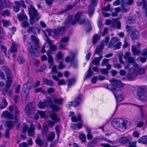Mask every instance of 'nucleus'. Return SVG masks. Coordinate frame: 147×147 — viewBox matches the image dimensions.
I'll use <instances>...</instances> for the list:
<instances>
[{
	"label": "nucleus",
	"mask_w": 147,
	"mask_h": 147,
	"mask_svg": "<svg viewBox=\"0 0 147 147\" xmlns=\"http://www.w3.org/2000/svg\"><path fill=\"white\" fill-rule=\"evenodd\" d=\"M93 72L91 70V68L90 67L86 73L84 78V80L85 81L90 78L93 74Z\"/></svg>",
	"instance_id": "obj_22"
},
{
	"label": "nucleus",
	"mask_w": 147,
	"mask_h": 147,
	"mask_svg": "<svg viewBox=\"0 0 147 147\" xmlns=\"http://www.w3.org/2000/svg\"><path fill=\"white\" fill-rule=\"evenodd\" d=\"M16 5H19L20 6H21L25 8L26 7V6L25 4L24 0H21L20 1H15L14 2Z\"/></svg>",
	"instance_id": "obj_32"
},
{
	"label": "nucleus",
	"mask_w": 147,
	"mask_h": 147,
	"mask_svg": "<svg viewBox=\"0 0 147 147\" xmlns=\"http://www.w3.org/2000/svg\"><path fill=\"white\" fill-rule=\"evenodd\" d=\"M56 67L57 66L56 65H53L52 68V70L51 72V74H54L57 72Z\"/></svg>",
	"instance_id": "obj_52"
},
{
	"label": "nucleus",
	"mask_w": 147,
	"mask_h": 147,
	"mask_svg": "<svg viewBox=\"0 0 147 147\" xmlns=\"http://www.w3.org/2000/svg\"><path fill=\"white\" fill-rule=\"evenodd\" d=\"M138 67H134L131 68L129 70V74L127 76V78L130 79L134 80L136 76L138 74L142 75L145 72V70L144 69H140L138 71Z\"/></svg>",
	"instance_id": "obj_4"
},
{
	"label": "nucleus",
	"mask_w": 147,
	"mask_h": 147,
	"mask_svg": "<svg viewBox=\"0 0 147 147\" xmlns=\"http://www.w3.org/2000/svg\"><path fill=\"white\" fill-rule=\"evenodd\" d=\"M131 37L133 39L136 40L139 38V33L137 31H133L132 32Z\"/></svg>",
	"instance_id": "obj_31"
},
{
	"label": "nucleus",
	"mask_w": 147,
	"mask_h": 147,
	"mask_svg": "<svg viewBox=\"0 0 147 147\" xmlns=\"http://www.w3.org/2000/svg\"><path fill=\"white\" fill-rule=\"evenodd\" d=\"M3 69L5 72L7 78L12 79L13 78V76L11 71L6 66H3Z\"/></svg>",
	"instance_id": "obj_16"
},
{
	"label": "nucleus",
	"mask_w": 147,
	"mask_h": 147,
	"mask_svg": "<svg viewBox=\"0 0 147 147\" xmlns=\"http://www.w3.org/2000/svg\"><path fill=\"white\" fill-rule=\"evenodd\" d=\"M2 115L3 117H6L9 119H12L14 118L13 114L10 113L7 111L3 112Z\"/></svg>",
	"instance_id": "obj_23"
},
{
	"label": "nucleus",
	"mask_w": 147,
	"mask_h": 147,
	"mask_svg": "<svg viewBox=\"0 0 147 147\" xmlns=\"http://www.w3.org/2000/svg\"><path fill=\"white\" fill-rule=\"evenodd\" d=\"M17 45L15 42H13L12 43L11 47V52H15L17 51Z\"/></svg>",
	"instance_id": "obj_45"
},
{
	"label": "nucleus",
	"mask_w": 147,
	"mask_h": 147,
	"mask_svg": "<svg viewBox=\"0 0 147 147\" xmlns=\"http://www.w3.org/2000/svg\"><path fill=\"white\" fill-rule=\"evenodd\" d=\"M35 126L34 125L32 124L31 127L28 130V136L30 137H34V130Z\"/></svg>",
	"instance_id": "obj_18"
},
{
	"label": "nucleus",
	"mask_w": 147,
	"mask_h": 147,
	"mask_svg": "<svg viewBox=\"0 0 147 147\" xmlns=\"http://www.w3.org/2000/svg\"><path fill=\"white\" fill-rule=\"evenodd\" d=\"M8 103L6 100L4 98H3L1 104H0V108L2 109L5 108L7 105Z\"/></svg>",
	"instance_id": "obj_41"
},
{
	"label": "nucleus",
	"mask_w": 147,
	"mask_h": 147,
	"mask_svg": "<svg viewBox=\"0 0 147 147\" xmlns=\"http://www.w3.org/2000/svg\"><path fill=\"white\" fill-rule=\"evenodd\" d=\"M37 113L42 118H44L45 117V112L42 111H37Z\"/></svg>",
	"instance_id": "obj_62"
},
{
	"label": "nucleus",
	"mask_w": 147,
	"mask_h": 147,
	"mask_svg": "<svg viewBox=\"0 0 147 147\" xmlns=\"http://www.w3.org/2000/svg\"><path fill=\"white\" fill-rule=\"evenodd\" d=\"M28 51L30 54L32 55L36 56V54H37V51L36 48H33V46H31L28 48Z\"/></svg>",
	"instance_id": "obj_25"
},
{
	"label": "nucleus",
	"mask_w": 147,
	"mask_h": 147,
	"mask_svg": "<svg viewBox=\"0 0 147 147\" xmlns=\"http://www.w3.org/2000/svg\"><path fill=\"white\" fill-rule=\"evenodd\" d=\"M35 104L33 102H31L28 104L26 106L24 109L25 113L28 115H29L35 110Z\"/></svg>",
	"instance_id": "obj_7"
},
{
	"label": "nucleus",
	"mask_w": 147,
	"mask_h": 147,
	"mask_svg": "<svg viewBox=\"0 0 147 147\" xmlns=\"http://www.w3.org/2000/svg\"><path fill=\"white\" fill-rule=\"evenodd\" d=\"M118 40V39L117 38L115 37L112 38L109 43V46L111 47H113L114 50L119 49L121 45V42L117 43L115 45H114V44L117 42Z\"/></svg>",
	"instance_id": "obj_9"
},
{
	"label": "nucleus",
	"mask_w": 147,
	"mask_h": 147,
	"mask_svg": "<svg viewBox=\"0 0 147 147\" xmlns=\"http://www.w3.org/2000/svg\"><path fill=\"white\" fill-rule=\"evenodd\" d=\"M100 71L101 73L103 75H107L109 73L108 70L106 68H102L101 69Z\"/></svg>",
	"instance_id": "obj_59"
},
{
	"label": "nucleus",
	"mask_w": 147,
	"mask_h": 147,
	"mask_svg": "<svg viewBox=\"0 0 147 147\" xmlns=\"http://www.w3.org/2000/svg\"><path fill=\"white\" fill-rule=\"evenodd\" d=\"M97 0H91L90 4L92 7H95L97 4Z\"/></svg>",
	"instance_id": "obj_63"
},
{
	"label": "nucleus",
	"mask_w": 147,
	"mask_h": 147,
	"mask_svg": "<svg viewBox=\"0 0 147 147\" xmlns=\"http://www.w3.org/2000/svg\"><path fill=\"white\" fill-rule=\"evenodd\" d=\"M36 144L40 147H42L43 145L44 142L41 139L40 137L38 136L35 140Z\"/></svg>",
	"instance_id": "obj_30"
},
{
	"label": "nucleus",
	"mask_w": 147,
	"mask_h": 147,
	"mask_svg": "<svg viewBox=\"0 0 147 147\" xmlns=\"http://www.w3.org/2000/svg\"><path fill=\"white\" fill-rule=\"evenodd\" d=\"M70 36H67L63 37L60 40L59 47L64 49H67L66 46L68 45V42L69 41Z\"/></svg>",
	"instance_id": "obj_10"
},
{
	"label": "nucleus",
	"mask_w": 147,
	"mask_h": 147,
	"mask_svg": "<svg viewBox=\"0 0 147 147\" xmlns=\"http://www.w3.org/2000/svg\"><path fill=\"white\" fill-rule=\"evenodd\" d=\"M121 92H117V91L113 92L114 96H115L117 102H119L123 100L124 98L122 95L121 94H119Z\"/></svg>",
	"instance_id": "obj_19"
},
{
	"label": "nucleus",
	"mask_w": 147,
	"mask_h": 147,
	"mask_svg": "<svg viewBox=\"0 0 147 147\" xmlns=\"http://www.w3.org/2000/svg\"><path fill=\"white\" fill-rule=\"evenodd\" d=\"M36 31H38L39 32V29L36 27H31L28 29L27 32L29 34L33 33L35 34Z\"/></svg>",
	"instance_id": "obj_27"
},
{
	"label": "nucleus",
	"mask_w": 147,
	"mask_h": 147,
	"mask_svg": "<svg viewBox=\"0 0 147 147\" xmlns=\"http://www.w3.org/2000/svg\"><path fill=\"white\" fill-rule=\"evenodd\" d=\"M89 9L88 10V14L89 16L91 18L94 13V8L93 7H91L90 6H88Z\"/></svg>",
	"instance_id": "obj_50"
},
{
	"label": "nucleus",
	"mask_w": 147,
	"mask_h": 147,
	"mask_svg": "<svg viewBox=\"0 0 147 147\" xmlns=\"http://www.w3.org/2000/svg\"><path fill=\"white\" fill-rule=\"evenodd\" d=\"M131 140V139L130 137L123 136L120 138L119 142L120 144H125L129 143Z\"/></svg>",
	"instance_id": "obj_15"
},
{
	"label": "nucleus",
	"mask_w": 147,
	"mask_h": 147,
	"mask_svg": "<svg viewBox=\"0 0 147 147\" xmlns=\"http://www.w3.org/2000/svg\"><path fill=\"white\" fill-rule=\"evenodd\" d=\"M76 81V79L74 78H72L71 79H68L67 80L68 86V87H70Z\"/></svg>",
	"instance_id": "obj_42"
},
{
	"label": "nucleus",
	"mask_w": 147,
	"mask_h": 147,
	"mask_svg": "<svg viewBox=\"0 0 147 147\" xmlns=\"http://www.w3.org/2000/svg\"><path fill=\"white\" fill-rule=\"evenodd\" d=\"M30 89L28 88H24L23 87L22 93L23 97H25L26 98H27L28 96L29 93L30 91Z\"/></svg>",
	"instance_id": "obj_29"
},
{
	"label": "nucleus",
	"mask_w": 147,
	"mask_h": 147,
	"mask_svg": "<svg viewBox=\"0 0 147 147\" xmlns=\"http://www.w3.org/2000/svg\"><path fill=\"white\" fill-rule=\"evenodd\" d=\"M123 4L121 6V11L122 12L125 13L129 10V7Z\"/></svg>",
	"instance_id": "obj_37"
},
{
	"label": "nucleus",
	"mask_w": 147,
	"mask_h": 147,
	"mask_svg": "<svg viewBox=\"0 0 147 147\" xmlns=\"http://www.w3.org/2000/svg\"><path fill=\"white\" fill-rule=\"evenodd\" d=\"M103 56L102 55H100L98 57H94L92 60V63L90 64V65L92 64L96 65V66H98L100 65V62Z\"/></svg>",
	"instance_id": "obj_17"
},
{
	"label": "nucleus",
	"mask_w": 147,
	"mask_h": 147,
	"mask_svg": "<svg viewBox=\"0 0 147 147\" xmlns=\"http://www.w3.org/2000/svg\"><path fill=\"white\" fill-rule=\"evenodd\" d=\"M112 124L116 129L121 131H123L126 129V126L130 124V123L126 119L118 118L114 119L112 122Z\"/></svg>",
	"instance_id": "obj_1"
},
{
	"label": "nucleus",
	"mask_w": 147,
	"mask_h": 147,
	"mask_svg": "<svg viewBox=\"0 0 147 147\" xmlns=\"http://www.w3.org/2000/svg\"><path fill=\"white\" fill-rule=\"evenodd\" d=\"M104 47V45L103 43H101L100 45L97 46L95 51V54L98 55L99 56L102 55Z\"/></svg>",
	"instance_id": "obj_14"
},
{
	"label": "nucleus",
	"mask_w": 147,
	"mask_h": 147,
	"mask_svg": "<svg viewBox=\"0 0 147 147\" xmlns=\"http://www.w3.org/2000/svg\"><path fill=\"white\" fill-rule=\"evenodd\" d=\"M0 47L1 50H3V52L5 55L7 54V48L6 47L2 45H0Z\"/></svg>",
	"instance_id": "obj_61"
},
{
	"label": "nucleus",
	"mask_w": 147,
	"mask_h": 147,
	"mask_svg": "<svg viewBox=\"0 0 147 147\" xmlns=\"http://www.w3.org/2000/svg\"><path fill=\"white\" fill-rule=\"evenodd\" d=\"M19 147H28V145L26 142H24L19 144Z\"/></svg>",
	"instance_id": "obj_64"
},
{
	"label": "nucleus",
	"mask_w": 147,
	"mask_h": 147,
	"mask_svg": "<svg viewBox=\"0 0 147 147\" xmlns=\"http://www.w3.org/2000/svg\"><path fill=\"white\" fill-rule=\"evenodd\" d=\"M83 12L81 11L78 12L76 13L75 16V19L74 20L71 22L68 19V22L71 23L72 25H75L77 22H78L79 24L82 25L85 24V25H90V22L89 20H86L84 19H82L80 20V18L82 16Z\"/></svg>",
	"instance_id": "obj_2"
},
{
	"label": "nucleus",
	"mask_w": 147,
	"mask_h": 147,
	"mask_svg": "<svg viewBox=\"0 0 147 147\" xmlns=\"http://www.w3.org/2000/svg\"><path fill=\"white\" fill-rule=\"evenodd\" d=\"M43 83L44 85L51 86L53 85L54 82L51 80L44 78L43 79Z\"/></svg>",
	"instance_id": "obj_26"
},
{
	"label": "nucleus",
	"mask_w": 147,
	"mask_h": 147,
	"mask_svg": "<svg viewBox=\"0 0 147 147\" xmlns=\"http://www.w3.org/2000/svg\"><path fill=\"white\" fill-rule=\"evenodd\" d=\"M33 82V80H29L24 85V88L30 89L31 86V84Z\"/></svg>",
	"instance_id": "obj_33"
},
{
	"label": "nucleus",
	"mask_w": 147,
	"mask_h": 147,
	"mask_svg": "<svg viewBox=\"0 0 147 147\" xmlns=\"http://www.w3.org/2000/svg\"><path fill=\"white\" fill-rule=\"evenodd\" d=\"M55 137V133L54 132L52 131L48 135L47 140L51 142L54 139Z\"/></svg>",
	"instance_id": "obj_34"
},
{
	"label": "nucleus",
	"mask_w": 147,
	"mask_h": 147,
	"mask_svg": "<svg viewBox=\"0 0 147 147\" xmlns=\"http://www.w3.org/2000/svg\"><path fill=\"white\" fill-rule=\"evenodd\" d=\"M146 86L142 85L138 88L137 95L140 101L145 102L147 100V91H146Z\"/></svg>",
	"instance_id": "obj_5"
},
{
	"label": "nucleus",
	"mask_w": 147,
	"mask_h": 147,
	"mask_svg": "<svg viewBox=\"0 0 147 147\" xmlns=\"http://www.w3.org/2000/svg\"><path fill=\"white\" fill-rule=\"evenodd\" d=\"M63 55L60 52H59L56 55L57 61L59 62L60 61H63L62 59Z\"/></svg>",
	"instance_id": "obj_49"
},
{
	"label": "nucleus",
	"mask_w": 147,
	"mask_h": 147,
	"mask_svg": "<svg viewBox=\"0 0 147 147\" xmlns=\"http://www.w3.org/2000/svg\"><path fill=\"white\" fill-rule=\"evenodd\" d=\"M43 32L45 34V33H46V34H47V33L48 34V35L49 36H50L51 35V30L50 29H47L45 31H43ZM47 36L48 37V36Z\"/></svg>",
	"instance_id": "obj_56"
},
{
	"label": "nucleus",
	"mask_w": 147,
	"mask_h": 147,
	"mask_svg": "<svg viewBox=\"0 0 147 147\" xmlns=\"http://www.w3.org/2000/svg\"><path fill=\"white\" fill-rule=\"evenodd\" d=\"M123 3L125 5H131L134 3V0H122Z\"/></svg>",
	"instance_id": "obj_43"
},
{
	"label": "nucleus",
	"mask_w": 147,
	"mask_h": 147,
	"mask_svg": "<svg viewBox=\"0 0 147 147\" xmlns=\"http://www.w3.org/2000/svg\"><path fill=\"white\" fill-rule=\"evenodd\" d=\"M1 15L3 16H4L5 15L9 16L10 15V12L8 10H5L3 11Z\"/></svg>",
	"instance_id": "obj_58"
},
{
	"label": "nucleus",
	"mask_w": 147,
	"mask_h": 147,
	"mask_svg": "<svg viewBox=\"0 0 147 147\" xmlns=\"http://www.w3.org/2000/svg\"><path fill=\"white\" fill-rule=\"evenodd\" d=\"M100 38V36L96 34H95L93 36L92 43L93 44H95L96 42L98 41Z\"/></svg>",
	"instance_id": "obj_38"
},
{
	"label": "nucleus",
	"mask_w": 147,
	"mask_h": 147,
	"mask_svg": "<svg viewBox=\"0 0 147 147\" xmlns=\"http://www.w3.org/2000/svg\"><path fill=\"white\" fill-rule=\"evenodd\" d=\"M79 138L82 141V142H85L86 140L85 136L84 134H80L79 136Z\"/></svg>",
	"instance_id": "obj_60"
},
{
	"label": "nucleus",
	"mask_w": 147,
	"mask_h": 147,
	"mask_svg": "<svg viewBox=\"0 0 147 147\" xmlns=\"http://www.w3.org/2000/svg\"><path fill=\"white\" fill-rule=\"evenodd\" d=\"M131 51L134 55H139L141 52L140 49L137 48L135 45L132 46Z\"/></svg>",
	"instance_id": "obj_24"
},
{
	"label": "nucleus",
	"mask_w": 147,
	"mask_h": 147,
	"mask_svg": "<svg viewBox=\"0 0 147 147\" xmlns=\"http://www.w3.org/2000/svg\"><path fill=\"white\" fill-rule=\"evenodd\" d=\"M139 143H141L144 144L147 143V136H144L140 138L138 141Z\"/></svg>",
	"instance_id": "obj_36"
},
{
	"label": "nucleus",
	"mask_w": 147,
	"mask_h": 147,
	"mask_svg": "<svg viewBox=\"0 0 147 147\" xmlns=\"http://www.w3.org/2000/svg\"><path fill=\"white\" fill-rule=\"evenodd\" d=\"M8 80L6 81V88L5 91L7 92L8 94H10L11 93V91H9L8 90L9 87L11 85L12 81L11 79L7 78Z\"/></svg>",
	"instance_id": "obj_21"
},
{
	"label": "nucleus",
	"mask_w": 147,
	"mask_h": 147,
	"mask_svg": "<svg viewBox=\"0 0 147 147\" xmlns=\"http://www.w3.org/2000/svg\"><path fill=\"white\" fill-rule=\"evenodd\" d=\"M2 22L3 23V26L5 27H7L10 24V23L9 21L8 20H5L4 19L2 20Z\"/></svg>",
	"instance_id": "obj_54"
},
{
	"label": "nucleus",
	"mask_w": 147,
	"mask_h": 147,
	"mask_svg": "<svg viewBox=\"0 0 147 147\" xmlns=\"http://www.w3.org/2000/svg\"><path fill=\"white\" fill-rule=\"evenodd\" d=\"M46 38H45V40L50 45V49L53 51H55L56 49V48L55 46L52 45V42L51 40L47 36V34L45 33Z\"/></svg>",
	"instance_id": "obj_20"
},
{
	"label": "nucleus",
	"mask_w": 147,
	"mask_h": 147,
	"mask_svg": "<svg viewBox=\"0 0 147 147\" xmlns=\"http://www.w3.org/2000/svg\"><path fill=\"white\" fill-rule=\"evenodd\" d=\"M17 61L19 64L23 63L25 61V59L22 57H19L17 59Z\"/></svg>",
	"instance_id": "obj_55"
},
{
	"label": "nucleus",
	"mask_w": 147,
	"mask_h": 147,
	"mask_svg": "<svg viewBox=\"0 0 147 147\" xmlns=\"http://www.w3.org/2000/svg\"><path fill=\"white\" fill-rule=\"evenodd\" d=\"M51 117L55 122H57L59 121V118L57 116L56 114L55 113H53L52 114Z\"/></svg>",
	"instance_id": "obj_48"
},
{
	"label": "nucleus",
	"mask_w": 147,
	"mask_h": 147,
	"mask_svg": "<svg viewBox=\"0 0 147 147\" xmlns=\"http://www.w3.org/2000/svg\"><path fill=\"white\" fill-rule=\"evenodd\" d=\"M53 102L56 104L59 105L62 104L63 101V99L62 98H54L53 99Z\"/></svg>",
	"instance_id": "obj_40"
},
{
	"label": "nucleus",
	"mask_w": 147,
	"mask_h": 147,
	"mask_svg": "<svg viewBox=\"0 0 147 147\" xmlns=\"http://www.w3.org/2000/svg\"><path fill=\"white\" fill-rule=\"evenodd\" d=\"M47 54L48 57V62L49 63H52L53 62V59L51 55V52L49 51L47 52Z\"/></svg>",
	"instance_id": "obj_44"
},
{
	"label": "nucleus",
	"mask_w": 147,
	"mask_h": 147,
	"mask_svg": "<svg viewBox=\"0 0 147 147\" xmlns=\"http://www.w3.org/2000/svg\"><path fill=\"white\" fill-rule=\"evenodd\" d=\"M49 107H51L53 110L57 111H59V107L53 104L51 99V102H50L49 104Z\"/></svg>",
	"instance_id": "obj_39"
},
{
	"label": "nucleus",
	"mask_w": 147,
	"mask_h": 147,
	"mask_svg": "<svg viewBox=\"0 0 147 147\" xmlns=\"http://www.w3.org/2000/svg\"><path fill=\"white\" fill-rule=\"evenodd\" d=\"M30 39L32 41L34 42L37 47H39V41L36 36L33 35H32L30 37Z\"/></svg>",
	"instance_id": "obj_28"
},
{
	"label": "nucleus",
	"mask_w": 147,
	"mask_h": 147,
	"mask_svg": "<svg viewBox=\"0 0 147 147\" xmlns=\"http://www.w3.org/2000/svg\"><path fill=\"white\" fill-rule=\"evenodd\" d=\"M127 60L129 63H135V60L134 59L131 57H130L127 58Z\"/></svg>",
	"instance_id": "obj_57"
},
{
	"label": "nucleus",
	"mask_w": 147,
	"mask_h": 147,
	"mask_svg": "<svg viewBox=\"0 0 147 147\" xmlns=\"http://www.w3.org/2000/svg\"><path fill=\"white\" fill-rule=\"evenodd\" d=\"M6 125L8 127L7 129H9V130L12 129V128L13 126V122L10 121H7L6 123Z\"/></svg>",
	"instance_id": "obj_46"
},
{
	"label": "nucleus",
	"mask_w": 147,
	"mask_h": 147,
	"mask_svg": "<svg viewBox=\"0 0 147 147\" xmlns=\"http://www.w3.org/2000/svg\"><path fill=\"white\" fill-rule=\"evenodd\" d=\"M18 18L20 21H21L23 20L27 19V17L26 15L19 13L17 16Z\"/></svg>",
	"instance_id": "obj_35"
},
{
	"label": "nucleus",
	"mask_w": 147,
	"mask_h": 147,
	"mask_svg": "<svg viewBox=\"0 0 147 147\" xmlns=\"http://www.w3.org/2000/svg\"><path fill=\"white\" fill-rule=\"evenodd\" d=\"M82 96L83 95L82 94H79L74 101H72L68 102L67 104V106H68V107L70 108L71 106L74 107H76L78 106L82 101Z\"/></svg>",
	"instance_id": "obj_8"
},
{
	"label": "nucleus",
	"mask_w": 147,
	"mask_h": 147,
	"mask_svg": "<svg viewBox=\"0 0 147 147\" xmlns=\"http://www.w3.org/2000/svg\"><path fill=\"white\" fill-rule=\"evenodd\" d=\"M3 4V3H2ZM3 8L5 7H9L11 5L10 2L8 0H5L4 3H3Z\"/></svg>",
	"instance_id": "obj_53"
},
{
	"label": "nucleus",
	"mask_w": 147,
	"mask_h": 147,
	"mask_svg": "<svg viewBox=\"0 0 147 147\" xmlns=\"http://www.w3.org/2000/svg\"><path fill=\"white\" fill-rule=\"evenodd\" d=\"M28 14L30 17H36L38 13L36 10L32 6L28 8Z\"/></svg>",
	"instance_id": "obj_13"
},
{
	"label": "nucleus",
	"mask_w": 147,
	"mask_h": 147,
	"mask_svg": "<svg viewBox=\"0 0 147 147\" xmlns=\"http://www.w3.org/2000/svg\"><path fill=\"white\" fill-rule=\"evenodd\" d=\"M143 5V9L145 10V13L147 16V2H146L145 0H142Z\"/></svg>",
	"instance_id": "obj_51"
},
{
	"label": "nucleus",
	"mask_w": 147,
	"mask_h": 147,
	"mask_svg": "<svg viewBox=\"0 0 147 147\" xmlns=\"http://www.w3.org/2000/svg\"><path fill=\"white\" fill-rule=\"evenodd\" d=\"M110 82L111 84L108 85L107 86V88L112 91L113 92L117 91V92H121L120 90H118L116 89L115 88H119L120 86L121 82L118 80L115 79H112L110 80Z\"/></svg>",
	"instance_id": "obj_6"
},
{
	"label": "nucleus",
	"mask_w": 147,
	"mask_h": 147,
	"mask_svg": "<svg viewBox=\"0 0 147 147\" xmlns=\"http://www.w3.org/2000/svg\"><path fill=\"white\" fill-rule=\"evenodd\" d=\"M77 53L76 51H71L69 55L65 59V61L67 63L69 61L71 66L74 68H77L78 65V60L76 58Z\"/></svg>",
	"instance_id": "obj_3"
},
{
	"label": "nucleus",
	"mask_w": 147,
	"mask_h": 147,
	"mask_svg": "<svg viewBox=\"0 0 147 147\" xmlns=\"http://www.w3.org/2000/svg\"><path fill=\"white\" fill-rule=\"evenodd\" d=\"M134 105L138 107L141 111V114L142 115H144L145 113L144 106L139 105L135 104Z\"/></svg>",
	"instance_id": "obj_47"
},
{
	"label": "nucleus",
	"mask_w": 147,
	"mask_h": 147,
	"mask_svg": "<svg viewBox=\"0 0 147 147\" xmlns=\"http://www.w3.org/2000/svg\"><path fill=\"white\" fill-rule=\"evenodd\" d=\"M51 99L50 98L47 97L45 101H40L38 104V107L40 109H44L47 107H49L50 103L51 102Z\"/></svg>",
	"instance_id": "obj_11"
},
{
	"label": "nucleus",
	"mask_w": 147,
	"mask_h": 147,
	"mask_svg": "<svg viewBox=\"0 0 147 147\" xmlns=\"http://www.w3.org/2000/svg\"><path fill=\"white\" fill-rule=\"evenodd\" d=\"M65 27H60L55 28L54 31V34L56 36H60L63 34L65 31Z\"/></svg>",
	"instance_id": "obj_12"
}]
</instances>
